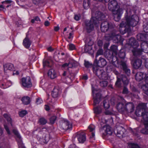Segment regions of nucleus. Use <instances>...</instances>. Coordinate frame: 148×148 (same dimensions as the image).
Instances as JSON below:
<instances>
[{
  "mask_svg": "<svg viewBox=\"0 0 148 148\" xmlns=\"http://www.w3.org/2000/svg\"><path fill=\"white\" fill-rule=\"evenodd\" d=\"M125 18L126 19L122 21L120 25V31L122 34L128 31L130 26H135L139 21L138 17L136 15H133L131 17H127Z\"/></svg>",
  "mask_w": 148,
  "mask_h": 148,
  "instance_id": "obj_1",
  "label": "nucleus"
},
{
  "mask_svg": "<svg viewBox=\"0 0 148 148\" xmlns=\"http://www.w3.org/2000/svg\"><path fill=\"white\" fill-rule=\"evenodd\" d=\"M129 44L130 46V50L131 51L133 55L134 56L140 55L142 51L145 52H147L148 51V43L147 42H143L141 43V50L137 49L139 46V44L134 38L130 39Z\"/></svg>",
  "mask_w": 148,
  "mask_h": 148,
  "instance_id": "obj_2",
  "label": "nucleus"
},
{
  "mask_svg": "<svg viewBox=\"0 0 148 148\" xmlns=\"http://www.w3.org/2000/svg\"><path fill=\"white\" fill-rule=\"evenodd\" d=\"M146 105L145 103H141L139 104L137 107L136 112V115L139 116L140 114L139 113L141 112L143 121L145 126V128L141 130V132L144 134H148V112H145Z\"/></svg>",
  "mask_w": 148,
  "mask_h": 148,
  "instance_id": "obj_3",
  "label": "nucleus"
},
{
  "mask_svg": "<svg viewBox=\"0 0 148 148\" xmlns=\"http://www.w3.org/2000/svg\"><path fill=\"white\" fill-rule=\"evenodd\" d=\"M105 17V16L100 12H96L95 16H92L90 21L86 22L85 28L88 32L93 30L94 27L96 26L98 22V20H103Z\"/></svg>",
  "mask_w": 148,
  "mask_h": 148,
  "instance_id": "obj_4",
  "label": "nucleus"
},
{
  "mask_svg": "<svg viewBox=\"0 0 148 148\" xmlns=\"http://www.w3.org/2000/svg\"><path fill=\"white\" fill-rule=\"evenodd\" d=\"M108 8L109 10L112 12L114 20L116 21H119L123 12L122 10L119 8L117 2L114 0L110 1L108 3Z\"/></svg>",
  "mask_w": 148,
  "mask_h": 148,
  "instance_id": "obj_5",
  "label": "nucleus"
},
{
  "mask_svg": "<svg viewBox=\"0 0 148 148\" xmlns=\"http://www.w3.org/2000/svg\"><path fill=\"white\" fill-rule=\"evenodd\" d=\"M92 91L94 105H95L100 102L101 96L99 93V91L96 88H94L92 87Z\"/></svg>",
  "mask_w": 148,
  "mask_h": 148,
  "instance_id": "obj_6",
  "label": "nucleus"
},
{
  "mask_svg": "<svg viewBox=\"0 0 148 148\" xmlns=\"http://www.w3.org/2000/svg\"><path fill=\"white\" fill-rule=\"evenodd\" d=\"M106 39L108 41L113 40L115 42H118L121 40V36L118 34L116 32V31L113 30L111 34L106 36Z\"/></svg>",
  "mask_w": 148,
  "mask_h": 148,
  "instance_id": "obj_7",
  "label": "nucleus"
},
{
  "mask_svg": "<svg viewBox=\"0 0 148 148\" xmlns=\"http://www.w3.org/2000/svg\"><path fill=\"white\" fill-rule=\"evenodd\" d=\"M114 25L111 23L107 21L103 22L101 25V29L102 32H105L108 30H111L114 27Z\"/></svg>",
  "mask_w": 148,
  "mask_h": 148,
  "instance_id": "obj_8",
  "label": "nucleus"
},
{
  "mask_svg": "<svg viewBox=\"0 0 148 148\" xmlns=\"http://www.w3.org/2000/svg\"><path fill=\"white\" fill-rule=\"evenodd\" d=\"M22 85L24 87L29 88L32 86L31 79L29 76L23 78L21 80Z\"/></svg>",
  "mask_w": 148,
  "mask_h": 148,
  "instance_id": "obj_9",
  "label": "nucleus"
},
{
  "mask_svg": "<svg viewBox=\"0 0 148 148\" xmlns=\"http://www.w3.org/2000/svg\"><path fill=\"white\" fill-rule=\"evenodd\" d=\"M76 137H77V139L80 143H83L86 140L85 135L83 133L80 132L76 133L73 135V138H75Z\"/></svg>",
  "mask_w": 148,
  "mask_h": 148,
  "instance_id": "obj_10",
  "label": "nucleus"
},
{
  "mask_svg": "<svg viewBox=\"0 0 148 148\" xmlns=\"http://www.w3.org/2000/svg\"><path fill=\"white\" fill-rule=\"evenodd\" d=\"M79 64L76 62L71 61H70L68 64L65 63L62 65V67L63 69L69 70V68H72L77 66Z\"/></svg>",
  "mask_w": 148,
  "mask_h": 148,
  "instance_id": "obj_11",
  "label": "nucleus"
},
{
  "mask_svg": "<svg viewBox=\"0 0 148 148\" xmlns=\"http://www.w3.org/2000/svg\"><path fill=\"white\" fill-rule=\"evenodd\" d=\"M60 127L62 129L67 130L71 128L72 125L68 121L64 120L60 123Z\"/></svg>",
  "mask_w": 148,
  "mask_h": 148,
  "instance_id": "obj_12",
  "label": "nucleus"
},
{
  "mask_svg": "<svg viewBox=\"0 0 148 148\" xmlns=\"http://www.w3.org/2000/svg\"><path fill=\"white\" fill-rule=\"evenodd\" d=\"M136 78L138 81H140L143 79H145V82L148 80V76H147L145 73L142 72L138 73L136 75Z\"/></svg>",
  "mask_w": 148,
  "mask_h": 148,
  "instance_id": "obj_13",
  "label": "nucleus"
},
{
  "mask_svg": "<svg viewBox=\"0 0 148 148\" xmlns=\"http://www.w3.org/2000/svg\"><path fill=\"white\" fill-rule=\"evenodd\" d=\"M106 64V60L103 58H100L99 60L98 61L97 59H95L94 61V64L100 67H102L105 66Z\"/></svg>",
  "mask_w": 148,
  "mask_h": 148,
  "instance_id": "obj_14",
  "label": "nucleus"
},
{
  "mask_svg": "<svg viewBox=\"0 0 148 148\" xmlns=\"http://www.w3.org/2000/svg\"><path fill=\"white\" fill-rule=\"evenodd\" d=\"M103 130L104 131V133L105 135H112V132L111 127L109 125L103 126Z\"/></svg>",
  "mask_w": 148,
  "mask_h": 148,
  "instance_id": "obj_15",
  "label": "nucleus"
},
{
  "mask_svg": "<svg viewBox=\"0 0 148 148\" xmlns=\"http://www.w3.org/2000/svg\"><path fill=\"white\" fill-rule=\"evenodd\" d=\"M103 106L106 110L105 113L107 115V114H111V112H108L107 110L109 108L110 106L109 102L108 99H106L104 100L103 102Z\"/></svg>",
  "mask_w": 148,
  "mask_h": 148,
  "instance_id": "obj_16",
  "label": "nucleus"
},
{
  "mask_svg": "<svg viewBox=\"0 0 148 148\" xmlns=\"http://www.w3.org/2000/svg\"><path fill=\"white\" fill-rule=\"evenodd\" d=\"M126 104L123 103H119L117 106V108L120 112H123L126 110Z\"/></svg>",
  "mask_w": 148,
  "mask_h": 148,
  "instance_id": "obj_17",
  "label": "nucleus"
},
{
  "mask_svg": "<svg viewBox=\"0 0 148 148\" xmlns=\"http://www.w3.org/2000/svg\"><path fill=\"white\" fill-rule=\"evenodd\" d=\"M48 75L51 79H54L57 77L56 72L53 69H51L49 70Z\"/></svg>",
  "mask_w": 148,
  "mask_h": 148,
  "instance_id": "obj_18",
  "label": "nucleus"
},
{
  "mask_svg": "<svg viewBox=\"0 0 148 148\" xmlns=\"http://www.w3.org/2000/svg\"><path fill=\"white\" fill-rule=\"evenodd\" d=\"M31 43V41L27 36L23 40V44L25 47L26 48H29Z\"/></svg>",
  "mask_w": 148,
  "mask_h": 148,
  "instance_id": "obj_19",
  "label": "nucleus"
},
{
  "mask_svg": "<svg viewBox=\"0 0 148 148\" xmlns=\"http://www.w3.org/2000/svg\"><path fill=\"white\" fill-rule=\"evenodd\" d=\"M124 129L122 127H118L116 130V135L117 136L121 137L123 136V131H124Z\"/></svg>",
  "mask_w": 148,
  "mask_h": 148,
  "instance_id": "obj_20",
  "label": "nucleus"
},
{
  "mask_svg": "<svg viewBox=\"0 0 148 148\" xmlns=\"http://www.w3.org/2000/svg\"><path fill=\"white\" fill-rule=\"evenodd\" d=\"M142 62L141 60L138 59L134 61L133 66L135 69H138L140 66Z\"/></svg>",
  "mask_w": 148,
  "mask_h": 148,
  "instance_id": "obj_21",
  "label": "nucleus"
},
{
  "mask_svg": "<svg viewBox=\"0 0 148 148\" xmlns=\"http://www.w3.org/2000/svg\"><path fill=\"white\" fill-rule=\"evenodd\" d=\"M93 72L95 74L99 77L100 76L103 74L104 71L101 68L97 69L94 68L93 69Z\"/></svg>",
  "mask_w": 148,
  "mask_h": 148,
  "instance_id": "obj_22",
  "label": "nucleus"
},
{
  "mask_svg": "<svg viewBox=\"0 0 148 148\" xmlns=\"http://www.w3.org/2000/svg\"><path fill=\"white\" fill-rule=\"evenodd\" d=\"M21 100L23 103L25 105H28L30 102V98L27 96L23 97L22 98Z\"/></svg>",
  "mask_w": 148,
  "mask_h": 148,
  "instance_id": "obj_23",
  "label": "nucleus"
},
{
  "mask_svg": "<svg viewBox=\"0 0 148 148\" xmlns=\"http://www.w3.org/2000/svg\"><path fill=\"white\" fill-rule=\"evenodd\" d=\"M4 71L5 72L8 70H11L13 68V65L9 63L5 64L3 66Z\"/></svg>",
  "mask_w": 148,
  "mask_h": 148,
  "instance_id": "obj_24",
  "label": "nucleus"
},
{
  "mask_svg": "<svg viewBox=\"0 0 148 148\" xmlns=\"http://www.w3.org/2000/svg\"><path fill=\"white\" fill-rule=\"evenodd\" d=\"M95 126L93 125H90L88 127V129L90 132H92V136L90 137V138L92 139H95V134L94 132L95 129Z\"/></svg>",
  "mask_w": 148,
  "mask_h": 148,
  "instance_id": "obj_25",
  "label": "nucleus"
},
{
  "mask_svg": "<svg viewBox=\"0 0 148 148\" xmlns=\"http://www.w3.org/2000/svg\"><path fill=\"white\" fill-rule=\"evenodd\" d=\"M121 64L122 66L123 69L125 72L127 73L128 75L130 73V71L129 69L127 68L126 63L125 62H122Z\"/></svg>",
  "mask_w": 148,
  "mask_h": 148,
  "instance_id": "obj_26",
  "label": "nucleus"
},
{
  "mask_svg": "<svg viewBox=\"0 0 148 148\" xmlns=\"http://www.w3.org/2000/svg\"><path fill=\"white\" fill-rule=\"evenodd\" d=\"M50 139V135L48 133L47 134H45L43 137V138L41 139V140H42L44 143H47Z\"/></svg>",
  "mask_w": 148,
  "mask_h": 148,
  "instance_id": "obj_27",
  "label": "nucleus"
},
{
  "mask_svg": "<svg viewBox=\"0 0 148 148\" xmlns=\"http://www.w3.org/2000/svg\"><path fill=\"white\" fill-rule=\"evenodd\" d=\"M58 89L57 88H54L52 92V96L53 97H57L58 95Z\"/></svg>",
  "mask_w": 148,
  "mask_h": 148,
  "instance_id": "obj_28",
  "label": "nucleus"
},
{
  "mask_svg": "<svg viewBox=\"0 0 148 148\" xmlns=\"http://www.w3.org/2000/svg\"><path fill=\"white\" fill-rule=\"evenodd\" d=\"M102 109L100 106H97L94 108L95 113L96 114H99L102 112Z\"/></svg>",
  "mask_w": 148,
  "mask_h": 148,
  "instance_id": "obj_29",
  "label": "nucleus"
},
{
  "mask_svg": "<svg viewBox=\"0 0 148 148\" xmlns=\"http://www.w3.org/2000/svg\"><path fill=\"white\" fill-rule=\"evenodd\" d=\"M83 5L84 8L87 9L88 8L89 5V0H84Z\"/></svg>",
  "mask_w": 148,
  "mask_h": 148,
  "instance_id": "obj_30",
  "label": "nucleus"
},
{
  "mask_svg": "<svg viewBox=\"0 0 148 148\" xmlns=\"http://www.w3.org/2000/svg\"><path fill=\"white\" fill-rule=\"evenodd\" d=\"M99 78L103 80H106L108 79L107 74L106 72H104Z\"/></svg>",
  "mask_w": 148,
  "mask_h": 148,
  "instance_id": "obj_31",
  "label": "nucleus"
},
{
  "mask_svg": "<svg viewBox=\"0 0 148 148\" xmlns=\"http://www.w3.org/2000/svg\"><path fill=\"white\" fill-rule=\"evenodd\" d=\"M110 50L113 51L115 54H117V47L115 45H112L110 47Z\"/></svg>",
  "mask_w": 148,
  "mask_h": 148,
  "instance_id": "obj_32",
  "label": "nucleus"
},
{
  "mask_svg": "<svg viewBox=\"0 0 148 148\" xmlns=\"http://www.w3.org/2000/svg\"><path fill=\"white\" fill-rule=\"evenodd\" d=\"M122 80L123 81L124 84L125 85H127L129 82V80L127 78L125 75H122Z\"/></svg>",
  "mask_w": 148,
  "mask_h": 148,
  "instance_id": "obj_33",
  "label": "nucleus"
},
{
  "mask_svg": "<svg viewBox=\"0 0 148 148\" xmlns=\"http://www.w3.org/2000/svg\"><path fill=\"white\" fill-rule=\"evenodd\" d=\"M128 148H140L137 144L134 143L129 144L128 146Z\"/></svg>",
  "mask_w": 148,
  "mask_h": 148,
  "instance_id": "obj_34",
  "label": "nucleus"
},
{
  "mask_svg": "<svg viewBox=\"0 0 148 148\" xmlns=\"http://www.w3.org/2000/svg\"><path fill=\"white\" fill-rule=\"evenodd\" d=\"M126 110H127L132 109L134 108L133 105L132 103H129L126 105Z\"/></svg>",
  "mask_w": 148,
  "mask_h": 148,
  "instance_id": "obj_35",
  "label": "nucleus"
},
{
  "mask_svg": "<svg viewBox=\"0 0 148 148\" xmlns=\"http://www.w3.org/2000/svg\"><path fill=\"white\" fill-rule=\"evenodd\" d=\"M4 117L7 119L8 122L12 124L11 119L10 116L7 114H4L3 115Z\"/></svg>",
  "mask_w": 148,
  "mask_h": 148,
  "instance_id": "obj_36",
  "label": "nucleus"
},
{
  "mask_svg": "<svg viewBox=\"0 0 148 148\" xmlns=\"http://www.w3.org/2000/svg\"><path fill=\"white\" fill-rule=\"evenodd\" d=\"M43 65L44 66H47L51 67V65L49 62L47 60H44L43 61Z\"/></svg>",
  "mask_w": 148,
  "mask_h": 148,
  "instance_id": "obj_37",
  "label": "nucleus"
},
{
  "mask_svg": "<svg viewBox=\"0 0 148 148\" xmlns=\"http://www.w3.org/2000/svg\"><path fill=\"white\" fill-rule=\"evenodd\" d=\"M13 132L14 134L16 135L17 138L20 139L21 138V137L20 135L18 133V132L16 130L14 129L13 130Z\"/></svg>",
  "mask_w": 148,
  "mask_h": 148,
  "instance_id": "obj_38",
  "label": "nucleus"
},
{
  "mask_svg": "<svg viewBox=\"0 0 148 148\" xmlns=\"http://www.w3.org/2000/svg\"><path fill=\"white\" fill-rule=\"evenodd\" d=\"M108 84V82L106 80L100 82V85L103 87H105L107 86Z\"/></svg>",
  "mask_w": 148,
  "mask_h": 148,
  "instance_id": "obj_39",
  "label": "nucleus"
},
{
  "mask_svg": "<svg viewBox=\"0 0 148 148\" xmlns=\"http://www.w3.org/2000/svg\"><path fill=\"white\" fill-rule=\"evenodd\" d=\"M92 49V47L90 46H86L85 47V51L86 52H90V50Z\"/></svg>",
  "mask_w": 148,
  "mask_h": 148,
  "instance_id": "obj_40",
  "label": "nucleus"
},
{
  "mask_svg": "<svg viewBox=\"0 0 148 148\" xmlns=\"http://www.w3.org/2000/svg\"><path fill=\"white\" fill-rule=\"evenodd\" d=\"M57 117L56 116H53L51 117L50 119V123L51 124H53L55 122V121L56 120Z\"/></svg>",
  "mask_w": 148,
  "mask_h": 148,
  "instance_id": "obj_41",
  "label": "nucleus"
},
{
  "mask_svg": "<svg viewBox=\"0 0 148 148\" xmlns=\"http://www.w3.org/2000/svg\"><path fill=\"white\" fill-rule=\"evenodd\" d=\"M147 82L148 81L146 82V84L145 85H143L142 87V89L145 91H148V83H147Z\"/></svg>",
  "mask_w": 148,
  "mask_h": 148,
  "instance_id": "obj_42",
  "label": "nucleus"
},
{
  "mask_svg": "<svg viewBox=\"0 0 148 148\" xmlns=\"http://www.w3.org/2000/svg\"><path fill=\"white\" fill-rule=\"evenodd\" d=\"M39 122L40 124L43 125L47 123V121L44 118H41L40 119Z\"/></svg>",
  "mask_w": 148,
  "mask_h": 148,
  "instance_id": "obj_43",
  "label": "nucleus"
},
{
  "mask_svg": "<svg viewBox=\"0 0 148 148\" xmlns=\"http://www.w3.org/2000/svg\"><path fill=\"white\" fill-rule=\"evenodd\" d=\"M27 113V112L26 110H23L20 112L19 113V115L21 117H23Z\"/></svg>",
  "mask_w": 148,
  "mask_h": 148,
  "instance_id": "obj_44",
  "label": "nucleus"
},
{
  "mask_svg": "<svg viewBox=\"0 0 148 148\" xmlns=\"http://www.w3.org/2000/svg\"><path fill=\"white\" fill-rule=\"evenodd\" d=\"M42 102L43 101L40 98H38L37 99L36 101V103L37 104H40L42 103Z\"/></svg>",
  "mask_w": 148,
  "mask_h": 148,
  "instance_id": "obj_45",
  "label": "nucleus"
},
{
  "mask_svg": "<svg viewBox=\"0 0 148 148\" xmlns=\"http://www.w3.org/2000/svg\"><path fill=\"white\" fill-rule=\"evenodd\" d=\"M69 48L70 50H73L75 49V47L73 44H71L69 45Z\"/></svg>",
  "mask_w": 148,
  "mask_h": 148,
  "instance_id": "obj_46",
  "label": "nucleus"
},
{
  "mask_svg": "<svg viewBox=\"0 0 148 148\" xmlns=\"http://www.w3.org/2000/svg\"><path fill=\"white\" fill-rule=\"evenodd\" d=\"M99 121L101 125H103L104 123H106L107 122V121L103 119H99Z\"/></svg>",
  "mask_w": 148,
  "mask_h": 148,
  "instance_id": "obj_47",
  "label": "nucleus"
},
{
  "mask_svg": "<svg viewBox=\"0 0 148 148\" xmlns=\"http://www.w3.org/2000/svg\"><path fill=\"white\" fill-rule=\"evenodd\" d=\"M103 53V51L102 49H99L97 51V53L96 57L98 55H101Z\"/></svg>",
  "mask_w": 148,
  "mask_h": 148,
  "instance_id": "obj_48",
  "label": "nucleus"
},
{
  "mask_svg": "<svg viewBox=\"0 0 148 148\" xmlns=\"http://www.w3.org/2000/svg\"><path fill=\"white\" fill-rule=\"evenodd\" d=\"M121 81V79L119 78H118L117 80L116 81V83L115 85L117 86H118V87H119L120 86L121 84L120 83V82Z\"/></svg>",
  "mask_w": 148,
  "mask_h": 148,
  "instance_id": "obj_49",
  "label": "nucleus"
},
{
  "mask_svg": "<svg viewBox=\"0 0 148 148\" xmlns=\"http://www.w3.org/2000/svg\"><path fill=\"white\" fill-rule=\"evenodd\" d=\"M144 31L146 33H148V23L145 26H144L143 28Z\"/></svg>",
  "mask_w": 148,
  "mask_h": 148,
  "instance_id": "obj_50",
  "label": "nucleus"
},
{
  "mask_svg": "<svg viewBox=\"0 0 148 148\" xmlns=\"http://www.w3.org/2000/svg\"><path fill=\"white\" fill-rule=\"evenodd\" d=\"M80 18V15L79 14L75 15L74 17L75 20L76 21H78Z\"/></svg>",
  "mask_w": 148,
  "mask_h": 148,
  "instance_id": "obj_51",
  "label": "nucleus"
},
{
  "mask_svg": "<svg viewBox=\"0 0 148 148\" xmlns=\"http://www.w3.org/2000/svg\"><path fill=\"white\" fill-rule=\"evenodd\" d=\"M4 127L5 130H6V132H7L9 134H10V132L7 126L6 125H4Z\"/></svg>",
  "mask_w": 148,
  "mask_h": 148,
  "instance_id": "obj_52",
  "label": "nucleus"
},
{
  "mask_svg": "<svg viewBox=\"0 0 148 148\" xmlns=\"http://www.w3.org/2000/svg\"><path fill=\"white\" fill-rule=\"evenodd\" d=\"M123 94H126L128 92V90L127 89L126 87H124L123 89Z\"/></svg>",
  "mask_w": 148,
  "mask_h": 148,
  "instance_id": "obj_53",
  "label": "nucleus"
},
{
  "mask_svg": "<svg viewBox=\"0 0 148 148\" xmlns=\"http://www.w3.org/2000/svg\"><path fill=\"white\" fill-rule=\"evenodd\" d=\"M84 65L86 67H88L91 65L88 62L85 61Z\"/></svg>",
  "mask_w": 148,
  "mask_h": 148,
  "instance_id": "obj_54",
  "label": "nucleus"
},
{
  "mask_svg": "<svg viewBox=\"0 0 148 148\" xmlns=\"http://www.w3.org/2000/svg\"><path fill=\"white\" fill-rule=\"evenodd\" d=\"M47 50L49 51L52 52L54 50V49L53 48L51 47H50L47 48Z\"/></svg>",
  "mask_w": 148,
  "mask_h": 148,
  "instance_id": "obj_55",
  "label": "nucleus"
},
{
  "mask_svg": "<svg viewBox=\"0 0 148 148\" xmlns=\"http://www.w3.org/2000/svg\"><path fill=\"white\" fill-rule=\"evenodd\" d=\"M44 24L46 26H48L49 25L50 23L48 21H47L45 22Z\"/></svg>",
  "mask_w": 148,
  "mask_h": 148,
  "instance_id": "obj_56",
  "label": "nucleus"
},
{
  "mask_svg": "<svg viewBox=\"0 0 148 148\" xmlns=\"http://www.w3.org/2000/svg\"><path fill=\"white\" fill-rule=\"evenodd\" d=\"M45 109L47 111H48L49 110V106L47 105L45 106Z\"/></svg>",
  "mask_w": 148,
  "mask_h": 148,
  "instance_id": "obj_57",
  "label": "nucleus"
},
{
  "mask_svg": "<svg viewBox=\"0 0 148 148\" xmlns=\"http://www.w3.org/2000/svg\"><path fill=\"white\" fill-rule=\"evenodd\" d=\"M34 19L35 20V21H40V20L38 16H36L34 18Z\"/></svg>",
  "mask_w": 148,
  "mask_h": 148,
  "instance_id": "obj_58",
  "label": "nucleus"
},
{
  "mask_svg": "<svg viewBox=\"0 0 148 148\" xmlns=\"http://www.w3.org/2000/svg\"><path fill=\"white\" fill-rule=\"evenodd\" d=\"M143 36L142 35H141L140 34L138 35V37H137L138 39L140 41H142L143 40L139 38V37H142Z\"/></svg>",
  "mask_w": 148,
  "mask_h": 148,
  "instance_id": "obj_59",
  "label": "nucleus"
},
{
  "mask_svg": "<svg viewBox=\"0 0 148 148\" xmlns=\"http://www.w3.org/2000/svg\"><path fill=\"white\" fill-rule=\"evenodd\" d=\"M98 45L100 46H102V42L101 40L99 41H98Z\"/></svg>",
  "mask_w": 148,
  "mask_h": 148,
  "instance_id": "obj_60",
  "label": "nucleus"
},
{
  "mask_svg": "<svg viewBox=\"0 0 148 148\" xmlns=\"http://www.w3.org/2000/svg\"><path fill=\"white\" fill-rule=\"evenodd\" d=\"M54 29L55 31H57L59 30V27L58 26L55 27Z\"/></svg>",
  "mask_w": 148,
  "mask_h": 148,
  "instance_id": "obj_61",
  "label": "nucleus"
},
{
  "mask_svg": "<svg viewBox=\"0 0 148 148\" xmlns=\"http://www.w3.org/2000/svg\"><path fill=\"white\" fill-rule=\"evenodd\" d=\"M109 43L108 42H107L104 45V48H107L108 46L109 45Z\"/></svg>",
  "mask_w": 148,
  "mask_h": 148,
  "instance_id": "obj_62",
  "label": "nucleus"
},
{
  "mask_svg": "<svg viewBox=\"0 0 148 148\" xmlns=\"http://www.w3.org/2000/svg\"><path fill=\"white\" fill-rule=\"evenodd\" d=\"M69 36L68 37V38L69 39H71L72 38H73V36H72V35H73V34H72V33H69Z\"/></svg>",
  "mask_w": 148,
  "mask_h": 148,
  "instance_id": "obj_63",
  "label": "nucleus"
},
{
  "mask_svg": "<svg viewBox=\"0 0 148 148\" xmlns=\"http://www.w3.org/2000/svg\"><path fill=\"white\" fill-rule=\"evenodd\" d=\"M70 148H75V145L74 144H73L70 146Z\"/></svg>",
  "mask_w": 148,
  "mask_h": 148,
  "instance_id": "obj_64",
  "label": "nucleus"
}]
</instances>
